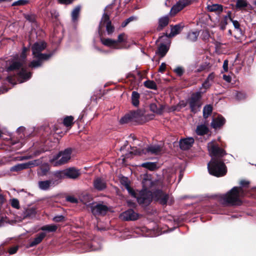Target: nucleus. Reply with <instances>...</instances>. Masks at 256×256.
<instances>
[{
    "mask_svg": "<svg viewBox=\"0 0 256 256\" xmlns=\"http://www.w3.org/2000/svg\"><path fill=\"white\" fill-rule=\"evenodd\" d=\"M159 183L157 180L152 181L148 178H144L142 181L143 189L140 192V196L137 197L138 202L140 204L146 205L154 198L162 204H172L173 200L169 195L160 190L156 192L154 195H152V192L148 190L149 188L155 187Z\"/></svg>",
    "mask_w": 256,
    "mask_h": 256,
    "instance_id": "obj_1",
    "label": "nucleus"
},
{
    "mask_svg": "<svg viewBox=\"0 0 256 256\" xmlns=\"http://www.w3.org/2000/svg\"><path fill=\"white\" fill-rule=\"evenodd\" d=\"M223 68L224 72H228V60H225L223 64Z\"/></svg>",
    "mask_w": 256,
    "mask_h": 256,
    "instance_id": "obj_55",
    "label": "nucleus"
},
{
    "mask_svg": "<svg viewBox=\"0 0 256 256\" xmlns=\"http://www.w3.org/2000/svg\"><path fill=\"white\" fill-rule=\"evenodd\" d=\"M233 24L236 28H238L240 27L239 23L236 20L232 21Z\"/></svg>",
    "mask_w": 256,
    "mask_h": 256,
    "instance_id": "obj_58",
    "label": "nucleus"
},
{
    "mask_svg": "<svg viewBox=\"0 0 256 256\" xmlns=\"http://www.w3.org/2000/svg\"><path fill=\"white\" fill-rule=\"evenodd\" d=\"M145 86L148 88L156 90V83L152 80H148L144 82Z\"/></svg>",
    "mask_w": 256,
    "mask_h": 256,
    "instance_id": "obj_38",
    "label": "nucleus"
},
{
    "mask_svg": "<svg viewBox=\"0 0 256 256\" xmlns=\"http://www.w3.org/2000/svg\"><path fill=\"white\" fill-rule=\"evenodd\" d=\"M80 8L79 6H76L73 10L72 13V17L73 21H75L77 20L79 13L80 12Z\"/></svg>",
    "mask_w": 256,
    "mask_h": 256,
    "instance_id": "obj_36",
    "label": "nucleus"
},
{
    "mask_svg": "<svg viewBox=\"0 0 256 256\" xmlns=\"http://www.w3.org/2000/svg\"><path fill=\"white\" fill-rule=\"evenodd\" d=\"M11 204L12 207L18 208H19V202L16 199H12L11 201Z\"/></svg>",
    "mask_w": 256,
    "mask_h": 256,
    "instance_id": "obj_45",
    "label": "nucleus"
},
{
    "mask_svg": "<svg viewBox=\"0 0 256 256\" xmlns=\"http://www.w3.org/2000/svg\"><path fill=\"white\" fill-rule=\"evenodd\" d=\"M57 226L54 224L46 225L42 226L40 230H46L49 232H53L56 231L57 230Z\"/></svg>",
    "mask_w": 256,
    "mask_h": 256,
    "instance_id": "obj_34",
    "label": "nucleus"
},
{
    "mask_svg": "<svg viewBox=\"0 0 256 256\" xmlns=\"http://www.w3.org/2000/svg\"><path fill=\"white\" fill-rule=\"evenodd\" d=\"M169 22V18L168 16L160 18L159 19L158 26V29L160 30L166 26Z\"/></svg>",
    "mask_w": 256,
    "mask_h": 256,
    "instance_id": "obj_24",
    "label": "nucleus"
},
{
    "mask_svg": "<svg viewBox=\"0 0 256 256\" xmlns=\"http://www.w3.org/2000/svg\"><path fill=\"white\" fill-rule=\"evenodd\" d=\"M162 146L159 144H154L148 146L146 149L139 150L133 148L130 154H158L162 151Z\"/></svg>",
    "mask_w": 256,
    "mask_h": 256,
    "instance_id": "obj_7",
    "label": "nucleus"
},
{
    "mask_svg": "<svg viewBox=\"0 0 256 256\" xmlns=\"http://www.w3.org/2000/svg\"><path fill=\"white\" fill-rule=\"evenodd\" d=\"M237 97L238 98H244V94L240 92V93L238 94Z\"/></svg>",
    "mask_w": 256,
    "mask_h": 256,
    "instance_id": "obj_61",
    "label": "nucleus"
},
{
    "mask_svg": "<svg viewBox=\"0 0 256 256\" xmlns=\"http://www.w3.org/2000/svg\"><path fill=\"white\" fill-rule=\"evenodd\" d=\"M120 182L122 184L125 188L127 190L128 193L131 194L132 196L136 198V194L134 192V191L130 187V182L128 178L125 177H122L120 179Z\"/></svg>",
    "mask_w": 256,
    "mask_h": 256,
    "instance_id": "obj_18",
    "label": "nucleus"
},
{
    "mask_svg": "<svg viewBox=\"0 0 256 256\" xmlns=\"http://www.w3.org/2000/svg\"><path fill=\"white\" fill-rule=\"evenodd\" d=\"M67 200L72 203H77L78 200L74 196H68L67 198Z\"/></svg>",
    "mask_w": 256,
    "mask_h": 256,
    "instance_id": "obj_52",
    "label": "nucleus"
},
{
    "mask_svg": "<svg viewBox=\"0 0 256 256\" xmlns=\"http://www.w3.org/2000/svg\"><path fill=\"white\" fill-rule=\"evenodd\" d=\"M240 184L242 186H244L246 185H248V182L246 180H242L240 182Z\"/></svg>",
    "mask_w": 256,
    "mask_h": 256,
    "instance_id": "obj_60",
    "label": "nucleus"
},
{
    "mask_svg": "<svg viewBox=\"0 0 256 256\" xmlns=\"http://www.w3.org/2000/svg\"><path fill=\"white\" fill-rule=\"evenodd\" d=\"M194 142V140L192 138H188L182 140L180 142V146L181 149L186 150L190 148Z\"/></svg>",
    "mask_w": 256,
    "mask_h": 256,
    "instance_id": "obj_16",
    "label": "nucleus"
},
{
    "mask_svg": "<svg viewBox=\"0 0 256 256\" xmlns=\"http://www.w3.org/2000/svg\"><path fill=\"white\" fill-rule=\"evenodd\" d=\"M212 110V108L210 105H206L204 108L203 116L206 118L211 114Z\"/></svg>",
    "mask_w": 256,
    "mask_h": 256,
    "instance_id": "obj_32",
    "label": "nucleus"
},
{
    "mask_svg": "<svg viewBox=\"0 0 256 256\" xmlns=\"http://www.w3.org/2000/svg\"><path fill=\"white\" fill-rule=\"evenodd\" d=\"M182 28V26L180 24H176L174 26H172L171 28L170 32L168 34V36L169 38H172L176 36L180 33Z\"/></svg>",
    "mask_w": 256,
    "mask_h": 256,
    "instance_id": "obj_21",
    "label": "nucleus"
},
{
    "mask_svg": "<svg viewBox=\"0 0 256 256\" xmlns=\"http://www.w3.org/2000/svg\"><path fill=\"white\" fill-rule=\"evenodd\" d=\"M36 212H35V210L34 209V208H30V210H28V214H34Z\"/></svg>",
    "mask_w": 256,
    "mask_h": 256,
    "instance_id": "obj_59",
    "label": "nucleus"
},
{
    "mask_svg": "<svg viewBox=\"0 0 256 256\" xmlns=\"http://www.w3.org/2000/svg\"><path fill=\"white\" fill-rule=\"evenodd\" d=\"M225 122L224 118L221 116H218V118L213 119L211 123L212 126L214 129L220 128Z\"/></svg>",
    "mask_w": 256,
    "mask_h": 256,
    "instance_id": "obj_19",
    "label": "nucleus"
},
{
    "mask_svg": "<svg viewBox=\"0 0 256 256\" xmlns=\"http://www.w3.org/2000/svg\"><path fill=\"white\" fill-rule=\"evenodd\" d=\"M26 49L24 48L20 56V60L12 62L10 66L8 68V71L16 70V78L18 80L20 83L28 80L31 76L30 72H26L24 68H20L22 66L24 60L26 58Z\"/></svg>",
    "mask_w": 256,
    "mask_h": 256,
    "instance_id": "obj_3",
    "label": "nucleus"
},
{
    "mask_svg": "<svg viewBox=\"0 0 256 256\" xmlns=\"http://www.w3.org/2000/svg\"><path fill=\"white\" fill-rule=\"evenodd\" d=\"M42 161L40 160H36L26 162V168H31L40 164Z\"/></svg>",
    "mask_w": 256,
    "mask_h": 256,
    "instance_id": "obj_33",
    "label": "nucleus"
},
{
    "mask_svg": "<svg viewBox=\"0 0 256 256\" xmlns=\"http://www.w3.org/2000/svg\"><path fill=\"white\" fill-rule=\"evenodd\" d=\"M11 142H11L12 145H14V144H17V143H18V142H18V141H14V140H11Z\"/></svg>",
    "mask_w": 256,
    "mask_h": 256,
    "instance_id": "obj_64",
    "label": "nucleus"
},
{
    "mask_svg": "<svg viewBox=\"0 0 256 256\" xmlns=\"http://www.w3.org/2000/svg\"><path fill=\"white\" fill-rule=\"evenodd\" d=\"M208 131L206 126L204 124L199 125L197 126L196 132L197 134L202 136L206 134Z\"/></svg>",
    "mask_w": 256,
    "mask_h": 256,
    "instance_id": "obj_26",
    "label": "nucleus"
},
{
    "mask_svg": "<svg viewBox=\"0 0 256 256\" xmlns=\"http://www.w3.org/2000/svg\"><path fill=\"white\" fill-rule=\"evenodd\" d=\"M94 186L98 190H102L106 188V183L100 178H97L94 181Z\"/></svg>",
    "mask_w": 256,
    "mask_h": 256,
    "instance_id": "obj_25",
    "label": "nucleus"
},
{
    "mask_svg": "<svg viewBox=\"0 0 256 256\" xmlns=\"http://www.w3.org/2000/svg\"><path fill=\"white\" fill-rule=\"evenodd\" d=\"M26 169V163L19 164L12 166L10 170L11 172H18L21 170Z\"/></svg>",
    "mask_w": 256,
    "mask_h": 256,
    "instance_id": "obj_29",
    "label": "nucleus"
},
{
    "mask_svg": "<svg viewBox=\"0 0 256 256\" xmlns=\"http://www.w3.org/2000/svg\"><path fill=\"white\" fill-rule=\"evenodd\" d=\"M18 250V246L12 247L10 249L9 253L10 254H14L17 252Z\"/></svg>",
    "mask_w": 256,
    "mask_h": 256,
    "instance_id": "obj_50",
    "label": "nucleus"
},
{
    "mask_svg": "<svg viewBox=\"0 0 256 256\" xmlns=\"http://www.w3.org/2000/svg\"><path fill=\"white\" fill-rule=\"evenodd\" d=\"M28 1L26 0H19L12 4V6L24 5L28 3Z\"/></svg>",
    "mask_w": 256,
    "mask_h": 256,
    "instance_id": "obj_46",
    "label": "nucleus"
},
{
    "mask_svg": "<svg viewBox=\"0 0 256 256\" xmlns=\"http://www.w3.org/2000/svg\"><path fill=\"white\" fill-rule=\"evenodd\" d=\"M223 78L225 81L228 82H230L231 81V77L230 76L224 74L223 75Z\"/></svg>",
    "mask_w": 256,
    "mask_h": 256,
    "instance_id": "obj_56",
    "label": "nucleus"
},
{
    "mask_svg": "<svg viewBox=\"0 0 256 256\" xmlns=\"http://www.w3.org/2000/svg\"><path fill=\"white\" fill-rule=\"evenodd\" d=\"M45 236V233H40L30 244V246L32 247L39 244Z\"/></svg>",
    "mask_w": 256,
    "mask_h": 256,
    "instance_id": "obj_23",
    "label": "nucleus"
},
{
    "mask_svg": "<svg viewBox=\"0 0 256 256\" xmlns=\"http://www.w3.org/2000/svg\"><path fill=\"white\" fill-rule=\"evenodd\" d=\"M25 18L30 22H33L35 20V16L33 14H24Z\"/></svg>",
    "mask_w": 256,
    "mask_h": 256,
    "instance_id": "obj_42",
    "label": "nucleus"
},
{
    "mask_svg": "<svg viewBox=\"0 0 256 256\" xmlns=\"http://www.w3.org/2000/svg\"><path fill=\"white\" fill-rule=\"evenodd\" d=\"M141 166H142L147 168L151 170H154L156 167V165L155 163L149 162L143 163Z\"/></svg>",
    "mask_w": 256,
    "mask_h": 256,
    "instance_id": "obj_37",
    "label": "nucleus"
},
{
    "mask_svg": "<svg viewBox=\"0 0 256 256\" xmlns=\"http://www.w3.org/2000/svg\"><path fill=\"white\" fill-rule=\"evenodd\" d=\"M120 218L124 220H134L138 218V214L130 209L121 214Z\"/></svg>",
    "mask_w": 256,
    "mask_h": 256,
    "instance_id": "obj_13",
    "label": "nucleus"
},
{
    "mask_svg": "<svg viewBox=\"0 0 256 256\" xmlns=\"http://www.w3.org/2000/svg\"><path fill=\"white\" fill-rule=\"evenodd\" d=\"M50 14L52 17L56 19L58 16V13L54 10H52L50 11Z\"/></svg>",
    "mask_w": 256,
    "mask_h": 256,
    "instance_id": "obj_49",
    "label": "nucleus"
},
{
    "mask_svg": "<svg viewBox=\"0 0 256 256\" xmlns=\"http://www.w3.org/2000/svg\"><path fill=\"white\" fill-rule=\"evenodd\" d=\"M134 18L133 16L129 18L122 24V26H126L128 22H130V21H132Z\"/></svg>",
    "mask_w": 256,
    "mask_h": 256,
    "instance_id": "obj_54",
    "label": "nucleus"
},
{
    "mask_svg": "<svg viewBox=\"0 0 256 256\" xmlns=\"http://www.w3.org/2000/svg\"><path fill=\"white\" fill-rule=\"evenodd\" d=\"M166 68V64L164 62H162L158 69V71L160 72H163Z\"/></svg>",
    "mask_w": 256,
    "mask_h": 256,
    "instance_id": "obj_51",
    "label": "nucleus"
},
{
    "mask_svg": "<svg viewBox=\"0 0 256 256\" xmlns=\"http://www.w3.org/2000/svg\"><path fill=\"white\" fill-rule=\"evenodd\" d=\"M74 118L72 116H67L64 119V124L66 126H71L73 124Z\"/></svg>",
    "mask_w": 256,
    "mask_h": 256,
    "instance_id": "obj_35",
    "label": "nucleus"
},
{
    "mask_svg": "<svg viewBox=\"0 0 256 256\" xmlns=\"http://www.w3.org/2000/svg\"><path fill=\"white\" fill-rule=\"evenodd\" d=\"M199 36V32L197 30L189 32L186 36V39L190 42H196Z\"/></svg>",
    "mask_w": 256,
    "mask_h": 256,
    "instance_id": "obj_22",
    "label": "nucleus"
},
{
    "mask_svg": "<svg viewBox=\"0 0 256 256\" xmlns=\"http://www.w3.org/2000/svg\"><path fill=\"white\" fill-rule=\"evenodd\" d=\"M142 115V114L140 112H132L122 117L120 120V122L124 124L131 122H137L141 119Z\"/></svg>",
    "mask_w": 256,
    "mask_h": 256,
    "instance_id": "obj_9",
    "label": "nucleus"
},
{
    "mask_svg": "<svg viewBox=\"0 0 256 256\" xmlns=\"http://www.w3.org/2000/svg\"><path fill=\"white\" fill-rule=\"evenodd\" d=\"M106 26L108 34H111L114 32V27L111 25V22L108 15L104 14L99 25V32L102 28Z\"/></svg>",
    "mask_w": 256,
    "mask_h": 256,
    "instance_id": "obj_10",
    "label": "nucleus"
},
{
    "mask_svg": "<svg viewBox=\"0 0 256 256\" xmlns=\"http://www.w3.org/2000/svg\"><path fill=\"white\" fill-rule=\"evenodd\" d=\"M24 128H23V127H20V128H18V132H21V131H23V130H24Z\"/></svg>",
    "mask_w": 256,
    "mask_h": 256,
    "instance_id": "obj_63",
    "label": "nucleus"
},
{
    "mask_svg": "<svg viewBox=\"0 0 256 256\" xmlns=\"http://www.w3.org/2000/svg\"><path fill=\"white\" fill-rule=\"evenodd\" d=\"M232 20L230 18L229 16H226L224 17V20H222L220 24V28L222 30H224L226 25L228 24V20Z\"/></svg>",
    "mask_w": 256,
    "mask_h": 256,
    "instance_id": "obj_40",
    "label": "nucleus"
},
{
    "mask_svg": "<svg viewBox=\"0 0 256 256\" xmlns=\"http://www.w3.org/2000/svg\"><path fill=\"white\" fill-rule=\"evenodd\" d=\"M55 176L58 178H66V175L64 174V170L56 172Z\"/></svg>",
    "mask_w": 256,
    "mask_h": 256,
    "instance_id": "obj_44",
    "label": "nucleus"
},
{
    "mask_svg": "<svg viewBox=\"0 0 256 256\" xmlns=\"http://www.w3.org/2000/svg\"><path fill=\"white\" fill-rule=\"evenodd\" d=\"M72 152V149L67 148L60 152L50 159V163L54 166H58L68 162L71 158Z\"/></svg>",
    "mask_w": 256,
    "mask_h": 256,
    "instance_id": "obj_6",
    "label": "nucleus"
},
{
    "mask_svg": "<svg viewBox=\"0 0 256 256\" xmlns=\"http://www.w3.org/2000/svg\"><path fill=\"white\" fill-rule=\"evenodd\" d=\"M208 149L212 156V160L208 164L209 173L217 177L224 176L226 172V168L220 158L225 155L226 152L219 147L215 140L208 143Z\"/></svg>",
    "mask_w": 256,
    "mask_h": 256,
    "instance_id": "obj_2",
    "label": "nucleus"
},
{
    "mask_svg": "<svg viewBox=\"0 0 256 256\" xmlns=\"http://www.w3.org/2000/svg\"><path fill=\"white\" fill-rule=\"evenodd\" d=\"M56 184L55 182L52 180H42L38 182L39 188L43 190H48L51 186H54Z\"/></svg>",
    "mask_w": 256,
    "mask_h": 256,
    "instance_id": "obj_15",
    "label": "nucleus"
},
{
    "mask_svg": "<svg viewBox=\"0 0 256 256\" xmlns=\"http://www.w3.org/2000/svg\"><path fill=\"white\" fill-rule=\"evenodd\" d=\"M46 48V44L44 42H36L32 46V54L37 60H34L30 64L32 68H38L40 66L43 60H46L50 56V54H42L41 52Z\"/></svg>",
    "mask_w": 256,
    "mask_h": 256,
    "instance_id": "obj_4",
    "label": "nucleus"
},
{
    "mask_svg": "<svg viewBox=\"0 0 256 256\" xmlns=\"http://www.w3.org/2000/svg\"><path fill=\"white\" fill-rule=\"evenodd\" d=\"M201 92H196L193 94L190 98L188 100L189 105L191 111L194 112H196L200 110V108L202 105L200 102Z\"/></svg>",
    "mask_w": 256,
    "mask_h": 256,
    "instance_id": "obj_8",
    "label": "nucleus"
},
{
    "mask_svg": "<svg viewBox=\"0 0 256 256\" xmlns=\"http://www.w3.org/2000/svg\"><path fill=\"white\" fill-rule=\"evenodd\" d=\"M74 0H58V2L62 4H70L73 2Z\"/></svg>",
    "mask_w": 256,
    "mask_h": 256,
    "instance_id": "obj_53",
    "label": "nucleus"
},
{
    "mask_svg": "<svg viewBox=\"0 0 256 256\" xmlns=\"http://www.w3.org/2000/svg\"><path fill=\"white\" fill-rule=\"evenodd\" d=\"M128 205L130 206H134V204L130 202V201H128Z\"/></svg>",
    "mask_w": 256,
    "mask_h": 256,
    "instance_id": "obj_62",
    "label": "nucleus"
},
{
    "mask_svg": "<svg viewBox=\"0 0 256 256\" xmlns=\"http://www.w3.org/2000/svg\"><path fill=\"white\" fill-rule=\"evenodd\" d=\"M52 220L56 222H62L64 220V216L62 215L57 216H54Z\"/></svg>",
    "mask_w": 256,
    "mask_h": 256,
    "instance_id": "obj_47",
    "label": "nucleus"
},
{
    "mask_svg": "<svg viewBox=\"0 0 256 256\" xmlns=\"http://www.w3.org/2000/svg\"><path fill=\"white\" fill-rule=\"evenodd\" d=\"M174 72L178 76H181L183 74V69L180 67H178L174 69Z\"/></svg>",
    "mask_w": 256,
    "mask_h": 256,
    "instance_id": "obj_48",
    "label": "nucleus"
},
{
    "mask_svg": "<svg viewBox=\"0 0 256 256\" xmlns=\"http://www.w3.org/2000/svg\"><path fill=\"white\" fill-rule=\"evenodd\" d=\"M168 46L165 44H162L159 46L158 53L161 56V57H163L165 56L168 51Z\"/></svg>",
    "mask_w": 256,
    "mask_h": 256,
    "instance_id": "obj_30",
    "label": "nucleus"
},
{
    "mask_svg": "<svg viewBox=\"0 0 256 256\" xmlns=\"http://www.w3.org/2000/svg\"><path fill=\"white\" fill-rule=\"evenodd\" d=\"M247 5L248 3L246 0H237L236 1V6L238 8H245Z\"/></svg>",
    "mask_w": 256,
    "mask_h": 256,
    "instance_id": "obj_39",
    "label": "nucleus"
},
{
    "mask_svg": "<svg viewBox=\"0 0 256 256\" xmlns=\"http://www.w3.org/2000/svg\"><path fill=\"white\" fill-rule=\"evenodd\" d=\"M101 42L103 44L106 46L114 48L119 49L120 48L118 46V42L116 40H112L111 38H102Z\"/></svg>",
    "mask_w": 256,
    "mask_h": 256,
    "instance_id": "obj_17",
    "label": "nucleus"
},
{
    "mask_svg": "<svg viewBox=\"0 0 256 256\" xmlns=\"http://www.w3.org/2000/svg\"><path fill=\"white\" fill-rule=\"evenodd\" d=\"M207 9L208 11L218 14L222 11V6L219 4H210L207 5Z\"/></svg>",
    "mask_w": 256,
    "mask_h": 256,
    "instance_id": "obj_20",
    "label": "nucleus"
},
{
    "mask_svg": "<svg viewBox=\"0 0 256 256\" xmlns=\"http://www.w3.org/2000/svg\"><path fill=\"white\" fill-rule=\"evenodd\" d=\"M188 4V0H181L178 1L172 8L170 12V14L171 16H174Z\"/></svg>",
    "mask_w": 256,
    "mask_h": 256,
    "instance_id": "obj_12",
    "label": "nucleus"
},
{
    "mask_svg": "<svg viewBox=\"0 0 256 256\" xmlns=\"http://www.w3.org/2000/svg\"><path fill=\"white\" fill-rule=\"evenodd\" d=\"M64 174L66 175L67 178L76 179L80 176V174L78 170L74 168H70L64 170Z\"/></svg>",
    "mask_w": 256,
    "mask_h": 256,
    "instance_id": "obj_14",
    "label": "nucleus"
},
{
    "mask_svg": "<svg viewBox=\"0 0 256 256\" xmlns=\"http://www.w3.org/2000/svg\"><path fill=\"white\" fill-rule=\"evenodd\" d=\"M91 200V197L88 195L86 194L83 196L81 200L82 202L86 204H87L88 202H90Z\"/></svg>",
    "mask_w": 256,
    "mask_h": 256,
    "instance_id": "obj_43",
    "label": "nucleus"
},
{
    "mask_svg": "<svg viewBox=\"0 0 256 256\" xmlns=\"http://www.w3.org/2000/svg\"><path fill=\"white\" fill-rule=\"evenodd\" d=\"M127 39V36L124 33L118 35V43L120 42H126Z\"/></svg>",
    "mask_w": 256,
    "mask_h": 256,
    "instance_id": "obj_41",
    "label": "nucleus"
},
{
    "mask_svg": "<svg viewBox=\"0 0 256 256\" xmlns=\"http://www.w3.org/2000/svg\"><path fill=\"white\" fill-rule=\"evenodd\" d=\"M48 170V167L47 166L46 168L44 170H42V168H41V172H38L39 174H40V175H44L46 174V172Z\"/></svg>",
    "mask_w": 256,
    "mask_h": 256,
    "instance_id": "obj_57",
    "label": "nucleus"
},
{
    "mask_svg": "<svg viewBox=\"0 0 256 256\" xmlns=\"http://www.w3.org/2000/svg\"><path fill=\"white\" fill-rule=\"evenodd\" d=\"M139 98H140V95L137 92L134 91L132 92V104L134 106H138V105Z\"/></svg>",
    "mask_w": 256,
    "mask_h": 256,
    "instance_id": "obj_31",
    "label": "nucleus"
},
{
    "mask_svg": "<svg viewBox=\"0 0 256 256\" xmlns=\"http://www.w3.org/2000/svg\"><path fill=\"white\" fill-rule=\"evenodd\" d=\"M214 78V75L213 73L210 74L206 81L203 83L202 85V87L206 88H208L211 86Z\"/></svg>",
    "mask_w": 256,
    "mask_h": 256,
    "instance_id": "obj_27",
    "label": "nucleus"
},
{
    "mask_svg": "<svg viewBox=\"0 0 256 256\" xmlns=\"http://www.w3.org/2000/svg\"><path fill=\"white\" fill-rule=\"evenodd\" d=\"M150 109L154 112L160 114L162 112L163 108L160 104H159L158 106H157L155 104H152L150 105Z\"/></svg>",
    "mask_w": 256,
    "mask_h": 256,
    "instance_id": "obj_28",
    "label": "nucleus"
},
{
    "mask_svg": "<svg viewBox=\"0 0 256 256\" xmlns=\"http://www.w3.org/2000/svg\"><path fill=\"white\" fill-rule=\"evenodd\" d=\"M244 195V190L241 187H234L226 194L222 196L223 202L232 205L240 204V198Z\"/></svg>",
    "mask_w": 256,
    "mask_h": 256,
    "instance_id": "obj_5",
    "label": "nucleus"
},
{
    "mask_svg": "<svg viewBox=\"0 0 256 256\" xmlns=\"http://www.w3.org/2000/svg\"><path fill=\"white\" fill-rule=\"evenodd\" d=\"M91 210L94 215H104L108 212V208L104 204H98L92 206Z\"/></svg>",
    "mask_w": 256,
    "mask_h": 256,
    "instance_id": "obj_11",
    "label": "nucleus"
}]
</instances>
